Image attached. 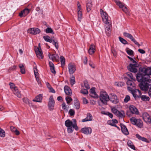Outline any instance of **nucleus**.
Masks as SVG:
<instances>
[{"mask_svg": "<svg viewBox=\"0 0 151 151\" xmlns=\"http://www.w3.org/2000/svg\"><path fill=\"white\" fill-rule=\"evenodd\" d=\"M73 122L69 119H67L65 121V124L67 128V131L69 133H72L74 130V129L76 131H78V128L76 123V120L75 119H73Z\"/></svg>", "mask_w": 151, "mask_h": 151, "instance_id": "nucleus-2", "label": "nucleus"}, {"mask_svg": "<svg viewBox=\"0 0 151 151\" xmlns=\"http://www.w3.org/2000/svg\"><path fill=\"white\" fill-rule=\"evenodd\" d=\"M45 32L47 33H51L52 34H54V32H53L52 29L48 27L45 29Z\"/></svg>", "mask_w": 151, "mask_h": 151, "instance_id": "nucleus-47", "label": "nucleus"}, {"mask_svg": "<svg viewBox=\"0 0 151 151\" xmlns=\"http://www.w3.org/2000/svg\"><path fill=\"white\" fill-rule=\"evenodd\" d=\"M90 95L91 97L94 98H98V96L95 92V88L92 87L90 89Z\"/></svg>", "mask_w": 151, "mask_h": 151, "instance_id": "nucleus-16", "label": "nucleus"}, {"mask_svg": "<svg viewBox=\"0 0 151 151\" xmlns=\"http://www.w3.org/2000/svg\"><path fill=\"white\" fill-rule=\"evenodd\" d=\"M130 91L132 93L134 98L135 99L139 98L141 95V93L140 91L137 89H136L134 90L132 89V91Z\"/></svg>", "mask_w": 151, "mask_h": 151, "instance_id": "nucleus-11", "label": "nucleus"}, {"mask_svg": "<svg viewBox=\"0 0 151 151\" xmlns=\"http://www.w3.org/2000/svg\"><path fill=\"white\" fill-rule=\"evenodd\" d=\"M126 50L127 53L129 55H134V52L132 50L128 48H127Z\"/></svg>", "mask_w": 151, "mask_h": 151, "instance_id": "nucleus-41", "label": "nucleus"}, {"mask_svg": "<svg viewBox=\"0 0 151 151\" xmlns=\"http://www.w3.org/2000/svg\"><path fill=\"white\" fill-rule=\"evenodd\" d=\"M62 108L64 110H65L66 109V107L65 103L63 102L62 103Z\"/></svg>", "mask_w": 151, "mask_h": 151, "instance_id": "nucleus-63", "label": "nucleus"}, {"mask_svg": "<svg viewBox=\"0 0 151 151\" xmlns=\"http://www.w3.org/2000/svg\"><path fill=\"white\" fill-rule=\"evenodd\" d=\"M124 35L130 39L135 45H137L139 47L140 46L139 44L135 40L133 36L127 32H124Z\"/></svg>", "mask_w": 151, "mask_h": 151, "instance_id": "nucleus-10", "label": "nucleus"}, {"mask_svg": "<svg viewBox=\"0 0 151 151\" xmlns=\"http://www.w3.org/2000/svg\"><path fill=\"white\" fill-rule=\"evenodd\" d=\"M129 110L132 114H138V111L134 106L133 105H130L129 106Z\"/></svg>", "mask_w": 151, "mask_h": 151, "instance_id": "nucleus-15", "label": "nucleus"}, {"mask_svg": "<svg viewBox=\"0 0 151 151\" xmlns=\"http://www.w3.org/2000/svg\"><path fill=\"white\" fill-rule=\"evenodd\" d=\"M40 30L37 28L34 27L29 29L27 30L28 33L34 35L39 34L40 32Z\"/></svg>", "mask_w": 151, "mask_h": 151, "instance_id": "nucleus-9", "label": "nucleus"}, {"mask_svg": "<svg viewBox=\"0 0 151 151\" xmlns=\"http://www.w3.org/2000/svg\"><path fill=\"white\" fill-rule=\"evenodd\" d=\"M84 87L87 89H88L90 88V86L88 84V82L86 81H84Z\"/></svg>", "mask_w": 151, "mask_h": 151, "instance_id": "nucleus-51", "label": "nucleus"}, {"mask_svg": "<svg viewBox=\"0 0 151 151\" xmlns=\"http://www.w3.org/2000/svg\"><path fill=\"white\" fill-rule=\"evenodd\" d=\"M30 11V9L26 8L19 13V16L21 17H25L29 13Z\"/></svg>", "mask_w": 151, "mask_h": 151, "instance_id": "nucleus-13", "label": "nucleus"}, {"mask_svg": "<svg viewBox=\"0 0 151 151\" xmlns=\"http://www.w3.org/2000/svg\"><path fill=\"white\" fill-rule=\"evenodd\" d=\"M114 85L115 86L118 87H121L124 85V83L123 82H116Z\"/></svg>", "mask_w": 151, "mask_h": 151, "instance_id": "nucleus-43", "label": "nucleus"}, {"mask_svg": "<svg viewBox=\"0 0 151 151\" xmlns=\"http://www.w3.org/2000/svg\"><path fill=\"white\" fill-rule=\"evenodd\" d=\"M119 39L120 41L123 44H127V42L124 39L122 38L119 37Z\"/></svg>", "mask_w": 151, "mask_h": 151, "instance_id": "nucleus-49", "label": "nucleus"}, {"mask_svg": "<svg viewBox=\"0 0 151 151\" xmlns=\"http://www.w3.org/2000/svg\"><path fill=\"white\" fill-rule=\"evenodd\" d=\"M92 119L93 117L91 114L89 113H88L87 114L86 117L83 119L82 121L83 122H84L88 121H91L92 120Z\"/></svg>", "mask_w": 151, "mask_h": 151, "instance_id": "nucleus-26", "label": "nucleus"}, {"mask_svg": "<svg viewBox=\"0 0 151 151\" xmlns=\"http://www.w3.org/2000/svg\"><path fill=\"white\" fill-rule=\"evenodd\" d=\"M44 40L46 42L51 43L52 42V40L50 39V37L48 36H44L43 37Z\"/></svg>", "mask_w": 151, "mask_h": 151, "instance_id": "nucleus-40", "label": "nucleus"}, {"mask_svg": "<svg viewBox=\"0 0 151 151\" xmlns=\"http://www.w3.org/2000/svg\"><path fill=\"white\" fill-rule=\"evenodd\" d=\"M106 114L108 115L109 117L112 118L113 117V115L112 114L109 112H107L106 113Z\"/></svg>", "mask_w": 151, "mask_h": 151, "instance_id": "nucleus-64", "label": "nucleus"}, {"mask_svg": "<svg viewBox=\"0 0 151 151\" xmlns=\"http://www.w3.org/2000/svg\"><path fill=\"white\" fill-rule=\"evenodd\" d=\"M42 99V95L40 94L36 96L35 99L33 100V101L34 102H41Z\"/></svg>", "mask_w": 151, "mask_h": 151, "instance_id": "nucleus-27", "label": "nucleus"}, {"mask_svg": "<svg viewBox=\"0 0 151 151\" xmlns=\"http://www.w3.org/2000/svg\"><path fill=\"white\" fill-rule=\"evenodd\" d=\"M69 114L71 116H74L75 114V111L74 109H71L69 111Z\"/></svg>", "mask_w": 151, "mask_h": 151, "instance_id": "nucleus-50", "label": "nucleus"}, {"mask_svg": "<svg viewBox=\"0 0 151 151\" xmlns=\"http://www.w3.org/2000/svg\"><path fill=\"white\" fill-rule=\"evenodd\" d=\"M137 121V122H136V124L134 125H136L139 128H142L143 126V123L142 121L140 119Z\"/></svg>", "mask_w": 151, "mask_h": 151, "instance_id": "nucleus-30", "label": "nucleus"}, {"mask_svg": "<svg viewBox=\"0 0 151 151\" xmlns=\"http://www.w3.org/2000/svg\"><path fill=\"white\" fill-rule=\"evenodd\" d=\"M65 100L67 103L69 104L72 101L73 99L70 97L68 96L65 97Z\"/></svg>", "mask_w": 151, "mask_h": 151, "instance_id": "nucleus-45", "label": "nucleus"}, {"mask_svg": "<svg viewBox=\"0 0 151 151\" xmlns=\"http://www.w3.org/2000/svg\"><path fill=\"white\" fill-rule=\"evenodd\" d=\"M127 77L129 78L132 80L134 79L133 76L131 73L129 72L127 73Z\"/></svg>", "mask_w": 151, "mask_h": 151, "instance_id": "nucleus-53", "label": "nucleus"}, {"mask_svg": "<svg viewBox=\"0 0 151 151\" xmlns=\"http://www.w3.org/2000/svg\"><path fill=\"white\" fill-rule=\"evenodd\" d=\"M78 21L81 22L82 18V13L81 10H78Z\"/></svg>", "mask_w": 151, "mask_h": 151, "instance_id": "nucleus-37", "label": "nucleus"}, {"mask_svg": "<svg viewBox=\"0 0 151 151\" xmlns=\"http://www.w3.org/2000/svg\"><path fill=\"white\" fill-rule=\"evenodd\" d=\"M110 99V101L114 104H117L119 102L117 96L114 94L111 95Z\"/></svg>", "mask_w": 151, "mask_h": 151, "instance_id": "nucleus-22", "label": "nucleus"}, {"mask_svg": "<svg viewBox=\"0 0 151 151\" xmlns=\"http://www.w3.org/2000/svg\"><path fill=\"white\" fill-rule=\"evenodd\" d=\"M139 119H136L134 117H132L130 119V120L134 125L136 124V122H137V120H139Z\"/></svg>", "mask_w": 151, "mask_h": 151, "instance_id": "nucleus-36", "label": "nucleus"}, {"mask_svg": "<svg viewBox=\"0 0 151 151\" xmlns=\"http://www.w3.org/2000/svg\"><path fill=\"white\" fill-rule=\"evenodd\" d=\"M143 119L146 122H151V118L149 115L146 112H144L142 114Z\"/></svg>", "mask_w": 151, "mask_h": 151, "instance_id": "nucleus-17", "label": "nucleus"}, {"mask_svg": "<svg viewBox=\"0 0 151 151\" xmlns=\"http://www.w3.org/2000/svg\"><path fill=\"white\" fill-rule=\"evenodd\" d=\"M36 54L37 57L40 59H42L43 58L42 53L41 51V49L37 47L35 50Z\"/></svg>", "mask_w": 151, "mask_h": 151, "instance_id": "nucleus-19", "label": "nucleus"}, {"mask_svg": "<svg viewBox=\"0 0 151 151\" xmlns=\"http://www.w3.org/2000/svg\"><path fill=\"white\" fill-rule=\"evenodd\" d=\"M81 132L86 134H91L92 132V129L90 127H85L81 129Z\"/></svg>", "mask_w": 151, "mask_h": 151, "instance_id": "nucleus-18", "label": "nucleus"}, {"mask_svg": "<svg viewBox=\"0 0 151 151\" xmlns=\"http://www.w3.org/2000/svg\"><path fill=\"white\" fill-rule=\"evenodd\" d=\"M99 99L101 102L104 104H106V102L110 100L108 94L106 92L104 91L101 92Z\"/></svg>", "mask_w": 151, "mask_h": 151, "instance_id": "nucleus-6", "label": "nucleus"}, {"mask_svg": "<svg viewBox=\"0 0 151 151\" xmlns=\"http://www.w3.org/2000/svg\"><path fill=\"white\" fill-rule=\"evenodd\" d=\"M100 12L103 22L105 24H109L111 21L108 14L102 9H100Z\"/></svg>", "mask_w": 151, "mask_h": 151, "instance_id": "nucleus-5", "label": "nucleus"}, {"mask_svg": "<svg viewBox=\"0 0 151 151\" xmlns=\"http://www.w3.org/2000/svg\"><path fill=\"white\" fill-rule=\"evenodd\" d=\"M111 111L115 115H116L118 111L115 108H113L111 109Z\"/></svg>", "mask_w": 151, "mask_h": 151, "instance_id": "nucleus-56", "label": "nucleus"}, {"mask_svg": "<svg viewBox=\"0 0 151 151\" xmlns=\"http://www.w3.org/2000/svg\"><path fill=\"white\" fill-rule=\"evenodd\" d=\"M74 105L75 108L77 109H79L80 107V104L79 101L76 99L74 100Z\"/></svg>", "mask_w": 151, "mask_h": 151, "instance_id": "nucleus-32", "label": "nucleus"}, {"mask_svg": "<svg viewBox=\"0 0 151 151\" xmlns=\"http://www.w3.org/2000/svg\"><path fill=\"white\" fill-rule=\"evenodd\" d=\"M87 10L88 12H89L92 7L91 0H88L86 3Z\"/></svg>", "mask_w": 151, "mask_h": 151, "instance_id": "nucleus-25", "label": "nucleus"}, {"mask_svg": "<svg viewBox=\"0 0 151 151\" xmlns=\"http://www.w3.org/2000/svg\"><path fill=\"white\" fill-rule=\"evenodd\" d=\"M70 82L72 86L75 83V78L74 76H72L70 80Z\"/></svg>", "mask_w": 151, "mask_h": 151, "instance_id": "nucleus-44", "label": "nucleus"}, {"mask_svg": "<svg viewBox=\"0 0 151 151\" xmlns=\"http://www.w3.org/2000/svg\"><path fill=\"white\" fill-rule=\"evenodd\" d=\"M141 71L138 74H141L143 78L149 80H151V68H143L141 69Z\"/></svg>", "mask_w": 151, "mask_h": 151, "instance_id": "nucleus-4", "label": "nucleus"}, {"mask_svg": "<svg viewBox=\"0 0 151 151\" xmlns=\"http://www.w3.org/2000/svg\"><path fill=\"white\" fill-rule=\"evenodd\" d=\"M128 58L130 60L131 62L133 63H130L129 65L127 66L128 69L130 72L135 73L137 72V69L136 68L139 66L138 64L135 61V59L134 58H133L129 57L127 56Z\"/></svg>", "mask_w": 151, "mask_h": 151, "instance_id": "nucleus-3", "label": "nucleus"}, {"mask_svg": "<svg viewBox=\"0 0 151 151\" xmlns=\"http://www.w3.org/2000/svg\"><path fill=\"white\" fill-rule=\"evenodd\" d=\"M127 145L131 149L134 150H135V147L134 145H133L132 142L131 140H128L127 142Z\"/></svg>", "mask_w": 151, "mask_h": 151, "instance_id": "nucleus-34", "label": "nucleus"}, {"mask_svg": "<svg viewBox=\"0 0 151 151\" xmlns=\"http://www.w3.org/2000/svg\"><path fill=\"white\" fill-rule=\"evenodd\" d=\"M9 85L10 86V88H11L13 89V90L14 89V88L15 87H17L15 86L14 84L13 83H9Z\"/></svg>", "mask_w": 151, "mask_h": 151, "instance_id": "nucleus-59", "label": "nucleus"}, {"mask_svg": "<svg viewBox=\"0 0 151 151\" xmlns=\"http://www.w3.org/2000/svg\"><path fill=\"white\" fill-rule=\"evenodd\" d=\"M5 135L4 131L0 128V136L2 137H4Z\"/></svg>", "mask_w": 151, "mask_h": 151, "instance_id": "nucleus-46", "label": "nucleus"}, {"mask_svg": "<svg viewBox=\"0 0 151 151\" xmlns=\"http://www.w3.org/2000/svg\"><path fill=\"white\" fill-rule=\"evenodd\" d=\"M121 130L122 132L125 135H127L129 134V132L126 127L123 124H121Z\"/></svg>", "mask_w": 151, "mask_h": 151, "instance_id": "nucleus-23", "label": "nucleus"}, {"mask_svg": "<svg viewBox=\"0 0 151 151\" xmlns=\"http://www.w3.org/2000/svg\"><path fill=\"white\" fill-rule=\"evenodd\" d=\"M124 114V111H118L116 115L117 116L122 118L123 117Z\"/></svg>", "mask_w": 151, "mask_h": 151, "instance_id": "nucleus-42", "label": "nucleus"}, {"mask_svg": "<svg viewBox=\"0 0 151 151\" xmlns=\"http://www.w3.org/2000/svg\"><path fill=\"white\" fill-rule=\"evenodd\" d=\"M127 83L128 86L127 89L129 91L133 89V88L135 86L134 83L132 81L129 80L127 81Z\"/></svg>", "mask_w": 151, "mask_h": 151, "instance_id": "nucleus-14", "label": "nucleus"}, {"mask_svg": "<svg viewBox=\"0 0 151 151\" xmlns=\"http://www.w3.org/2000/svg\"><path fill=\"white\" fill-rule=\"evenodd\" d=\"M136 137L139 139L140 140L142 141L147 142V139L145 137H142L139 134H136Z\"/></svg>", "mask_w": 151, "mask_h": 151, "instance_id": "nucleus-33", "label": "nucleus"}, {"mask_svg": "<svg viewBox=\"0 0 151 151\" xmlns=\"http://www.w3.org/2000/svg\"><path fill=\"white\" fill-rule=\"evenodd\" d=\"M110 23H110V24L109 25L105 24V26H106V25H108V26L106 27L105 28V32L107 36H109L111 33V31L110 26Z\"/></svg>", "mask_w": 151, "mask_h": 151, "instance_id": "nucleus-29", "label": "nucleus"}, {"mask_svg": "<svg viewBox=\"0 0 151 151\" xmlns=\"http://www.w3.org/2000/svg\"><path fill=\"white\" fill-rule=\"evenodd\" d=\"M108 123L109 124L111 125L112 126H114V127L116 126V124H115L113 122H111V121H109L108 122Z\"/></svg>", "mask_w": 151, "mask_h": 151, "instance_id": "nucleus-60", "label": "nucleus"}, {"mask_svg": "<svg viewBox=\"0 0 151 151\" xmlns=\"http://www.w3.org/2000/svg\"><path fill=\"white\" fill-rule=\"evenodd\" d=\"M19 67L20 68L21 73L23 74H24L25 73V71L23 65L22 64H19Z\"/></svg>", "mask_w": 151, "mask_h": 151, "instance_id": "nucleus-35", "label": "nucleus"}, {"mask_svg": "<svg viewBox=\"0 0 151 151\" xmlns=\"http://www.w3.org/2000/svg\"><path fill=\"white\" fill-rule=\"evenodd\" d=\"M140 98L141 99L145 101H147L149 100L150 98L147 96L146 95L141 96Z\"/></svg>", "mask_w": 151, "mask_h": 151, "instance_id": "nucleus-39", "label": "nucleus"}, {"mask_svg": "<svg viewBox=\"0 0 151 151\" xmlns=\"http://www.w3.org/2000/svg\"><path fill=\"white\" fill-rule=\"evenodd\" d=\"M81 92L83 94H88V92L87 89L82 88L81 91Z\"/></svg>", "mask_w": 151, "mask_h": 151, "instance_id": "nucleus-52", "label": "nucleus"}, {"mask_svg": "<svg viewBox=\"0 0 151 151\" xmlns=\"http://www.w3.org/2000/svg\"><path fill=\"white\" fill-rule=\"evenodd\" d=\"M35 77L36 78V80L37 81V83H38V84L39 85H41V82L40 81V79L38 77V76H36V77Z\"/></svg>", "mask_w": 151, "mask_h": 151, "instance_id": "nucleus-61", "label": "nucleus"}, {"mask_svg": "<svg viewBox=\"0 0 151 151\" xmlns=\"http://www.w3.org/2000/svg\"><path fill=\"white\" fill-rule=\"evenodd\" d=\"M95 51V45L92 44L89 47V48L88 50V53L90 55H92L93 54Z\"/></svg>", "mask_w": 151, "mask_h": 151, "instance_id": "nucleus-24", "label": "nucleus"}, {"mask_svg": "<svg viewBox=\"0 0 151 151\" xmlns=\"http://www.w3.org/2000/svg\"><path fill=\"white\" fill-rule=\"evenodd\" d=\"M55 103V101L53 99V96H50L49 99L48 104V106L50 110L52 111L54 109Z\"/></svg>", "mask_w": 151, "mask_h": 151, "instance_id": "nucleus-8", "label": "nucleus"}, {"mask_svg": "<svg viewBox=\"0 0 151 151\" xmlns=\"http://www.w3.org/2000/svg\"><path fill=\"white\" fill-rule=\"evenodd\" d=\"M23 101L25 103L28 104L30 106H33V105L30 102L29 99L26 98H24L23 99Z\"/></svg>", "mask_w": 151, "mask_h": 151, "instance_id": "nucleus-31", "label": "nucleus"}, {"mask_svg": "<svg viewBox=\"0 0 151 151\" xmlns=\"http://www.w3.org/2000/svg\"><path fill=\"white\" fill-rule=\"evenodd\" d=\"M141 74H137L136 78L137 81L140 83L139 84L140 88L144 91H147L149 88V86H151V80H149L143 78Z\"/></svg>", "mask_w": 151, "mask_h": 151, "instance_id": "nucleus-1", "label": "nucleus"}, {"mask_svg": "<svg viewBox=\"0 0 151 151\" xmlns=\"http://www.w3.org/2000/svg\"><path fill=\"white\" fill-rule=\"evenodd\" d=\"M130 97L128 95H127L124 99V101L125 103H127L130 100Z\"/></svg>", "mask_w": 151, "mask_h": 151, "instance_id": "nucleus-54", "label": "nucleus"}, {"mask_svg": "<svg viewBox=\"0 0 151 151\" xmlns=\"http://www.w3.org/2000/svg\"><path fill=\"white\" fill-rule=\"evenodd\" d=\"M69 73L70 74H73L76 70L75 65L72 63H70L68 65Z\"/></svg>", "mask_w": 151, "mask_h": 151, "instance_id": "nucleus-12", "label": "nucleus"}, {"mask_svg": "<svg viewBox=\"0 0 151 151\" xmlns=\"http://www.w3.org/2000/svg\"><path fill=\"white\" fill-rule=\"evenodd\" d=\"M61 66L62 67H63L65 65V59L63 57L61 56L60 57Z\"/></svg>", "mask_w": 151, "mask_h": 151, "instance_id": "nucleus-38", "label": "nucleus"}, {"mask_svg": "<svg viewBox=\"0 0 151 151\" xmlns=\"http://www.w3.org/2000/svg\"><path fill=\"white\" fill-rule=\"evenodd\" d=\"M52 42L53 45L55 46L56 48L58 49V45L57 41V40H52Z\"/></svg>", "mask_w": 151, "mask_h": 151, "instance_id": "nucleus-48", "label": "nucleus"}, {"mask_svg": "<svg viewBox=\"0 0 151 151\" xmlns=\"http://www.w3.org/2000/svg\"><path fill=\"white\" fill-rule=\"evenodd\" d=\"M14 93L17 97L19 98H20L21 97V95L20 92L18 90L17 87L14 88V90H13Z\"/></svg>", "mask_w": 151, "mask_h": 151, "instance_id": "nucleus-28", "label": "nucleus"}, {"mask_svg": "<svg viewBox=\"0 0 151 151\" xmlns=\"http://www.w3.org/2000/svg\"><path fill=\"white\" fill-rule=\"evenodd\" d=\"M64 90L65 94L69 96L72 95V92L71 89L68 86H65L64 87Z\"/></svg>", "mask_w": 151, "mask_h": 151, "instance_id": "nucleus-20", "label": "nucleus"}, {"mask_svg": "<svg viewBox=\"0 0 151 151\" xmlns=\"http://www.w3.org/2000/svg\"><path fill=\"white\" fill-rule=\"evenodd\" d=\"M34 71L35 77L38 76V73L37 72V70L36 67H34Z\"/></svg>", "mask_w": 151, "mask_h": 151, "instance_id": "nucleus-55", "label": "nucleus"}, {"mask_svg": "<svg viewBox=\"0 0 151 151\" xmlns=\"http://www.w3.org/2000/svg\"><path fill=\"white\" fill-rule=\"evenodd\" d=\"M111 52L112 54H113V55L116 57L117 56V54L116 53V52L115 51V50L113 49H112L111 50Z\"/></svg>", "mask_w": 151, "mask_h": 151, "instance_id": "nucleus-57", "label": "nucleus"}, {"mask_svg": "<svg viewBox=\"0 0 151 151\" xmlns=\"http://www.w3.org/2000/svg\"><path fill=\"white\" fill-rule=\"evenodd\" d=\"M50 69L51 72L52 73H53L54 74H55L56 73V71L55 69L54 66L50 68Z\"/></svg>", "mask_w": 151, "mask_h": 151, "instance_id": "nucleus-58", "label": "nucleus"}, {"mask_svg": "<svg viewBox=\"0 0 151 151\" xmlns=\"http://www.w3.org/2000/svg\"><path fill=\"white\" fill-rule=\"evenodd\" d=\"M83 103L84 104H86L88 103V101L87 99L85 98H82Z\"/></svg>", "mask_w": 151, "mask_h": 151, "instance_id": "nucleus-62", "label": "nucleus"}, {"mask_svg": "<svg viewBox=\"0 0 151 151\" xmlns=\"http://www.w3.org/2000/svg\"><path fill=\"white\" fill-rule=\"evenodd\" d=\"M115 2L119 7L122 9L125 13H127L128 12V9L124 3L121 2L119 0H115Z\"/></svg>", "mask_w": 151, "mask_h": 151, "instance_id": "nucleus-7", "label": "nucleus"}, {"mask_svg": "<svg viewBox=\"0 0 151 151\" xmlns=\"http://www.w3.org/2000/svg\"><path fill=\"white\" fill-rule=\"evenodd\" d=\"M48 56L50 59L52 61H57L59 58V56L57 54H51L49 53Z\"/></svg>", "mask_w": 151, "mask_h": 151, "instance_id": "nucleus-21", "label": "nucleus"}]
</instances>
